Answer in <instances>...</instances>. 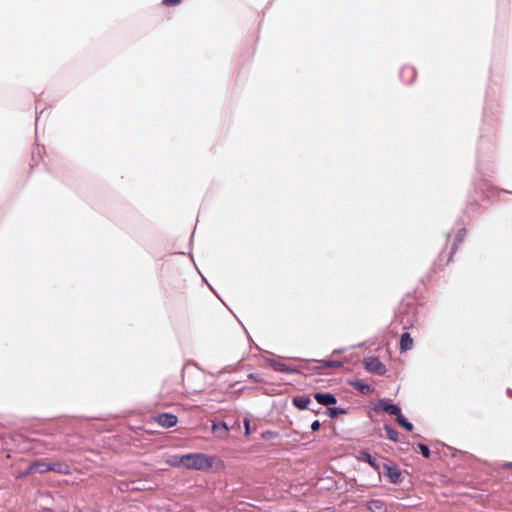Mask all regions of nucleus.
<instances>
[{
  "label": "nucleus",
  "mask_w": 512,
  "mask_h": 512,
  "mask_svg": "<svg viewBox=\"0 0 512 512\" xmlns=\"http://www.w3.org/2000/svg\"><path fill=\"white\" fill-rule=\"evenodd\" d=\"M215 466L217 469H223V461L213 456L202 453L186 454L184 457V468L195 470H208Z\"/></svg>",
  "instance_id": "f257e3e1"
},
{
  "label": "nucleus",
  "mask_w": 512,
  "mask_h": 512,
  "mask_svg": "<svg viewBox=\"0 0 512 512\" xmlns=\"http://www.w3.org/2000/svg\"><path fill=\"white\" fill-rule=\"evenodd\" d=\"M365 367L367 370L378 374H383L386 371L384 365L375 358L366 359Z\"/></svg>",
  "instance_id": "f03ea898"
},
{
  "label": "nucleus",
  "mask_w": 512,
  "mask_h": 512,
  "mask_svg": "<svg viewBox=\"0 0 512 512\" xmlns=\"http://www.w3.org/2000/svg\"><path fill=\"white\" fill-rule=\"evenodd\" d=\"M374 410L379 412L380 410L386 411L389 414L398 415L401 411L396 405L390 404L385 400L379 401L375 406Z\"/></svg>",
  "instance_id": "7ed1b4c3"
},
{
  "label": "nucleus",
  "mask_w": 512,
  "mask_h": 512,
  "mask_svg": "<svg viewBox=\"0 0 512 512\" xmlns=\"http://www.w3.org/2000/svg\"><path fill=\"white\" fill-rule=\"evenodd\" d=\"M385 474L392 483H399L401 481V471L390 464H385Z\"/></svg>",
  "instance_id": "20e7f679"
},
{
  "label": "nucleus",
  "mask_w": 512,
  "mask_h": 512,
  "mask_svg": "<svg viewBox=\"0 0 512 512\" xmlns=\"http://www.w3.org/2000/svg\"><path fill=\"white\" fill-rule=\"evenodd\" d=\"M315 400L324 406L333 405L336 403V398L330 393H316L314 395Z\"/></svg>",
  "instance_id": "39448f33"
},
{
  "label": "nucleus",
  "mask_w": 512,
  "mask_h": 512,
  "mask_svg": "<svg viewBox=\"0 0 512 512\" xmlns=\"http://www.w3.org/2000/svg\"><path fill=\"white\" fill-rule=\"evenodd\" d=\"M157 422L165 428H170L176 425L177 418L171 414H162L157 417Z\"/></svg>",
  "instance_id": "423d86ee"
},
{
  "label": "nucleus",
  "mask_w": 512,
  "mask_h": 512,
  "mask_svg": "<svg viewBox=\"0 0 512 512\" xmlns=\"http://www.w3.org/2000/svg\"><path fill=\"white\" fill-rule=\"evenodd\" d=\"M292 402L298 409L303 410L309 406L311 400L308 396H296L293 398Z\"/></svg>",
  "instance_id": "0eeeda50"
},
{
  "label": "nucleus",
  "mask_w": 512,
  "mask_h": 512,
  "mask_svg": "<svg viewBox=\"0 0 512 512\" xmlns=\"http://www.w3.org/2000/svg\"><path fill=\"white\" fill-rule=\"evenodd\" d=\"M413 340L409 334L404 333L401 336L400 346L402 350H409L412 348Z\"/></svg>",
  "instance_id": "6e6552de"
},
{
  "label": "nucleus",
  "mask_w": 512,
  "mask_h": 512,
  "mask_svg": "<svg viewBox=\"0 0 512 512\" xmlns=\"http://www.w3.org/2000/svg\"><path fill=\"white\" fill-rule=\"evenodd\" d=\"M184 457L185 455H174L167 462L172 466L184 468Z\"/></svg>",
  "instance_id": "1a4fd4ad"
},
{
  "label": "nucleus",
  "mask_w": 512,
  "mask_h": 512,
  "mask_svg": "<svg viewBox=\"0 0 512 512\" xmlns=\"http://www.w3.org/2000/svg\"><path fill=\"white\" fill-rule=\"evenodd\" d=\"M30 470H36V471H39V472H44V471H47V470H55V471H58V472H62V470L59 467H57V468L56 467H49L46 464H36L34 466H31Z\"/></svg>",
  "instance_id": "9d476101"
},
{
  "label": "nucleus",
  "mask_w": 512,
  "mask_h": 512,
  "mask_svg": "<svg viewBox=\"0 0 512 512\" xmlns=\"http://www.w3.org/2000/svg\"><path fill=\"white\" fill-rule=\"evenodd\" d=\"M352 385L357 388L358 390H360L362 393H369L372 391V389L370 388V386L362 383L361 381H355V382H352Z\"/></svg>",
  "instance_id": "9b49d317"
},
{
  "label": "nucleus",
  "mask_w": 512,
  "mask_h": 512,
  "mask_svg": "<svg viewBox=\"0 0 512 512\" xmlns=\"http://www.w3.org/2000/svg\"><path fill=\"white\" fill-rule=\"evenodd\" d=\"M397 422L406 430H412L413 426L402 415L401 412L397 415Z\"/></svg>",
  "instance_id": "f8f14e48"
},
{
  "label": "nucleus",
  "mask_w": 512,
  "mask_h": 512,
  "mask_svg": "<svg viewBox=\"0 0 512 512\" xmlns=\"http://www.w3.org/2000/svg\"><path fill=\"white\" fill-rule=\"evenodd\" d=\"M361 459L366 461L367 463H369L373 468L377 469L378 468V465L376 463V461L371 457L370 454L366 453V452H363L361 453Z\"/></svg>",
  "instance_id": "ddd939ff"
},
{
  "label": "nucleus",
  "mask_w": 512,
  "mask_h": 512,
  "mask_svg": "<svg viewBox=\"0 0 512 512\" xmlns=\"http://www.w3.org/2000/svg\"><path fill=\"white\" fill-rule=\"evenodd\" d=\"M385 430H386L387 436L390 440H392V441L398 440V433L394 429H392L389 426H386Z\"/></svg>",
  "instance_id": "4468645a"
},
{
  "label": "nucleus",
  "mask_w": 512,
  "mask_h": 512,
  "mask_svg": "<svg viewBox=\"0 0 512 512\" xmlns=\"http://www.w3.org/2000/svg\"><path fill=\"white\" fill-rule=\"evenodd\" d=\"M344 411L340 408H329L327 410V415L331 418L336 417L338 414H342Z\"/></svg>",
  "instance_id": "2eb2a0df"
},
{
  "label": "nucleus",
  "mask_w": 512,
  "mask_h": 512,
  "mask_svg": "<svg viewBox=\"0 0 512 512\" xmlns=\"http://www.w3.org/2000/svg\"><path fill=\"white\" fill-rule=\"evenodd\" d=\"M212 430L214 432L219 431V430H223L224 432H226L227 431V426H226L225 423H213Z\"/></svg>",
  "instance_id": "dca6fc26"
},
{
  "label": "nucleus",
  "mask_w": 512,
  "mask_h": 512,
  "mask_svg": "<svg viewBox=\"0 0 512 512\" xmlns=\"http://www.w3.org/2000/svg\"><path fill=\"white\" fill-rule=\"evenodd\" d=\"M419 448L425 457H429L430 452L427 446L421 444L419 445Z\"/></svg>",
  "instance_id": "f3484780"
},
{
  "label": "nucleus",
  "mask_w": 512,
  "mask_h": 512,
  "mask_svg": "<svg viewBox=\"0 0 512 512\" xmlns=\"http://www.w3.org/2000/svg\"><path fill=\"white\" fill-rule=\"evenodd\" d=\"M320 428V422L318 420H315L312 424H311V429L313 431H317L318 429Z\"/></svg>",
  "instance_id": "a211bd4d"
},
{
  "label": "nucleus",
  "mask_w": 512,
  "mask_h": 512,
  "mask_svg": "<svg viewBox=\"0 0 512 512\" xmlns=\"http://www.w3.org/2000/svg\"><path fill=\"white\" fill-rule=\"evenodd\" d=\"M244 426H245L246 434H249L250 433V422H249V420H245L244 421Z\"/></svg>",
  "instance_id": "6ab92c4d"
},
{
  "label": "nucleus",
  "mask_w": 512,
  "mask_h": 512,
  "mask_svg": "<svg viewBox=\"0 0 512 512\" xmlns=\"http://www.w3.org/2000/svg\"><path fill=\"white\" fill-rule=\"evenodd\" d=\"M180 0H164V3L167 5H176Z\"/></svg>",
  "instance_id": "aec40b11"
},
{
  "label": "nucleus",
  "mask_w": 512,
  "mask_h": 512,
  "mask_svg": "<svg viewBox=\"0 0 512 512\" xmlns=\"http://www.w3.org/2000/svg\"><path fill=\"white\" fill-rule=\"evenodd\" d=\"M266 435L268 436V438H271V437H273V436H274V434H273V433H271V432H268Z\"/></svg>",
  "instance_id": "412c9836"
},
{
  "label": "nucleus",
  "mask_w": 512,
  "mask_h": 512,
  "mask_svg": "<svg viewBox=\"0 0 512 512\" xmlns=\"http://www.w3.org/2000/svg\"><path fill=\"white\" fill-rule=\"evenodd\" d=\"M266 435L268 436V438H271V437H273V436H274V434H273V433H271V432H268Z\"/></svg>",
  "instance_id": "4be33fe9"
}]
</instances>
